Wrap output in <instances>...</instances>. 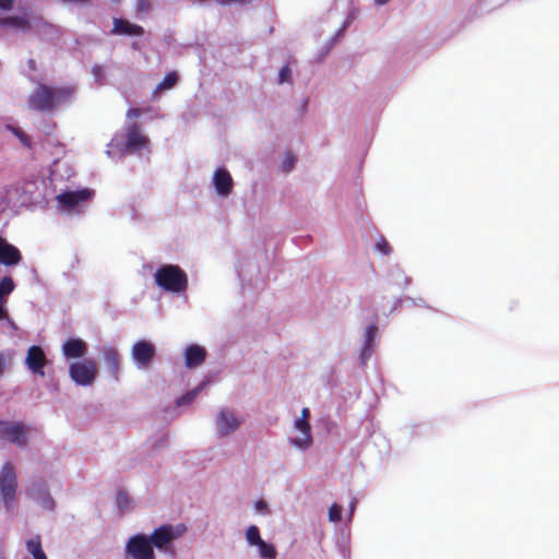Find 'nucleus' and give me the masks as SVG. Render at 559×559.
Wrapping results in <instances>:
<instances>
[{
    "instance_id": "nucleus-1",
    "label": "nucleus",
    "mask_w": 559,
    "mask_h": 559,
    "mask_svg": "<svg viewBox=\"0 0 559 559\" xmlns=\"http://www.w3.org/2000/svg\"><path fill=\"white\" fill-rule=\"evenodd\" d=\"M148 143L150 139L143 134L140 124L129 122L124 127V132L114 134L105 153L111 159H120L140 153Z\"/></svg>"
},
{
    "instance_id": "nucleus-2",
    "label": "nucleus",
    "mask_w": 559,
    "mask_h": 559,
    "mask_svg": "<svg viewBox=\"0 0 559 559\" xmlns=\"http://www.w3.org/2000/svg\"><path fill=\"white\" fill-rule=\"evenodd\" d=\"M73 93V86H58L39 82L28 96L27 106L35 111H52L64 104Z\"/></svg>"
},
{
    "instance_id": "nucleus-3",
    "label": "nucleus",
    "mask_w": 559,
    "mask_h": 559,
    "mask_svg": "<svg viewBox=\"0 0 559 559\" xmlns=\"http://www.w3.org/2000/svg\"><path fill=\"white\" fill-rule=\"evenodd\" d=\"M154 283L162 290L179 296L187 290L188 276L177 264H162L154 273Z\"/></svg>"
},
{
    "instance_id": "nucleus-4",
    "label": "nucleus",
    "mask_w": 559,
    "mask_h": 559,
    "mask_svg": "<svg viewBox=\"0 0 559 559\" xmlns=\"http://www.w3.org/2000/svg\"><path fill=\"white\" fill-rule=\"evenodd\" d=\"M95 197V190L82 187L75 190L64 189L57 197V207L66 215L81 214Z\"/></svg>"
},
{
    "instance_id": "nucleus-5",
    "label": "nucleus",
    "mask_w": 559,
    "mask_h": 559,
    "mask_svg": "<svg viewBox=\"0 0 559 559\" xmlns=\"http://www.w3.org/2000/svg\"><path fill=\"white\" fill-rule=\"evenodd\" d=\"M186 532L187 526L183 523H165L155 527L148 536L154 550L157 549L159 552L175 558L177 552L173 542L180 538Z\"/></svg>"
},
{
    "instance_id": "nucleus-6",
    "label": "nucleus",
    "mask_w": 559,
    "mask_h": 559,
    "mask_svg": "<svg viewBox=\"0 0 559 559\" xmlns=\"http://www.w3.org/2000/svg\"><path fill=\"white\" fill-rule=\"evenodd\" d=\"M68 373L71 381L81 388L93 386L99 376V366L93 357L70 361Z\"/></svg>"
},
{
    "instance_id": "nucleus-7",
    "label": "nucleus",
    "mask_w": 559,
    "mask_h": 559,
    "mask_svg": "<svg viewBox=\"0 0 559 559\" xmlns=\"http://www.w3.org/2000/svg\"><path fill=\"white\" fill-rule=\"evenodd\" d=\"M379 316L374 313L364 329L362 344L359 349L358 361L366 368L380 342Z\"/></svg>"
},
{
    "instance_id": "nucleus-8",
    "label": "nucleus",
    "mask_w": 559,
    "mask_h": 559,
    "mask_svg": "<svg viewBox=\"0 0 559 559\" xmlns=\"http://www.w3.org/2000/svg\"><path fill=\"white\" fill-rule=\"evenodd\" d=\"M156 355V345L151 340L139 338L131 346V360L138 370H148L152 367Z\"/></svg>"
},
{
    "instance_id": "nucleus-9",
    "label": "nucleus",
    "mask_w": 559,
    "mask_h": 559,
    "mask_svg": "<svg viewBox=\"0 0 559 559\" xmlns=\"http://www.w3.org/2000/svg\"><path fill=\"white\" fill-rule=\"evenodd\" d=\"M17 479L13 468L5 463L0 471V504L10 512L16 500Z\"/></svg>"
},
{
    "instance_id": "nucleus-10",
    "label": "nucleus",
    "mask_w": 559,
    "mask_h": 559,
    "mask_svg": "<svg viewBox=\"0 0 559 559\" xmlns=\"http://www.w3.org/2000/svg\"><path fill=\"white\" fill-rule=\"evenodd\" d=\"M31 427L23 420L0 419V439L20 448L28 443Z\"/></svg>"
},
{
    "instance_id": "nucleus-11",
    "label": "nucleus",
    "mask_w": 559,
    "mask_h": 559,
    "mask_svg": "<svg viewBox=\"0 0 559 559\" xmlns=\"http://www.w3.org/2000/svg\"><path fill=\"white\" fill-rule=\"evenodd\" d=\"M124 555L131 559H156L148 534L135 533L124 545Z\"/></svg>"
},
{
    "instance_id": "nucleus-12",
    "label": "nucleus",
    "mask_w": 559,
    "mask_h": 559,
    "mask_svg": "<svg viewBox=\"0 0 559 559\" xmlns=\"http://www.w3.org/2000/svg\"><path fill=\"white\" fill-rule=\"evenodd\" d=\"M235 270L242 290H245L247 286H258L260 267L255 259L247 255H238Z\"/></svg>"
},
{
    "instance_id": "nucleus-13",
    "label": "nucleus",
    "mask_w": 559,
    "mask_h": 559,
    "mask_svg": "<svg viewBox=\"0 0 559 559\" xmlns=\"http://www.w3.org/2000/svg\"><path fill=\"white\" fill-rule=\"evenodd\" d=\"M27 496L43 510L51 512L56 510V500L52 498L49 487L44 479L34 480L28 487Z\"/></svg>"
},
{
    "instance_id": "nucleus-14",
    "label": "nucleus",
    "mask_w": 559,
    "mask_h": 559,
    "mask_svg": "<svg viewBox=\"0 0 559 559\" xmlns=\"http://www.w3.org/2000/svg\"><path fill=\"white\" fill-rule=\"evenodd\" d=\"M211 183L215 193L223 199L228 198L234 190V179L225 165L216 167Z\"/></svg>"
},
{
    "instance_id": "nucleus-15",
    "label": "nucleus",
    "mask_w": 559,
    "mask_h": 559,
    "mask_svg": "<svg viewBox=\"0 0 559 559\" xmlns=\"http://www.w3.org/2000/svg\"><path fill=\"white\" fill-rule=\"evenodd\" d=\"M216 429L219 438L234 433L242 424V419L227 408H222L216 415Z\"/></svg>"
},
{
    "instance_id": "nucleus-16",
    "label": "nucleus",
    "mask_w": 559,
    "mask_h": 559,
    "mask_svg": "<svg viewBox=\"0 0 559 559\" xmlns=\"http://www.w3.org/2000/svg\"><path fill=\"white\" fill-rule=\"evenodd\" d=\"M24 364L27 370L33 376H37L40 378H44L46 376V355L40 345L34 344L27 348L26 356L24 358Z\"/></svg>"
},
{
    "instance_id": "nucleus-17",
    "label": "nucleus",
    "mask_w": 559,
    "mask_h": 559,
    "mask_svg": "<svg viewBox=\"0 0 559 559\" xmlns=\"http://www.w3.org/2000/svg\"><path fill=\"white\" fill-rule=\"evenodd\" d=\"M34 21L28 10L0 16V28L27 32L33 28Z\"/></svg>"
},
{
    "instance_id": "nucleus-18",
    "label": "nucleus",
    "mask_w": 559,
    "mask_h": 559,
    "mask_svg": "<svg viewBox=\"0 0 559 559\" xmlns=\"http://www.w3.org/2000/svg\"><path fill=\"white\" fill-rule=\"evenodd\" d=\"M22 261L21 250L0 231V265L11 269L17 266Z\"/></svg>"
},
{
    "instance_id": "nucleus-19",
    "label": "nucleus",
    "mask_w": 559,
    "mask_h": 559,
    "mask_svg": "<svg viewBox=\"0 0 559 559\" xmlns=\"http://www.w3.org/2000/svg\"><path fill=\"white\" fill-rule=\"evenodd\" d=\"M98 353L103 357V360L108 369L110 379L116 382H119L121 364L120 354L118 349L110 344H104L98 348Z\"/></svg>"
},
{
    "instance_id": "nucleus-20",
    "label": "nucleus",
    "mask_w": 559,
    "mask_h": 559,
    "mask_svg": "<svg viewBox=\"0 0 559 559\" xmlns=\"http://www.w3.org/2000/svg\"><path fill=\"white\" fill-rule=\"evenodd\" d=\"M109 34L131 38H141L145 35V29L142 25L133 23L128 19L114 16L112 28L110 29Z\"/></svg>"
},
{
    "instance_id": "nucleus-21",
    "label": "nucleus",
    "mask_w": 559,
    "mask_h": 559,
    "mask_svg": "<svg viewBox=\"0 0 559 559\" xmlns=\"http://www.w3.org/2000/svg\"><path fill=\"white\" fill-rule=\"evenodd\" d=\"M88 345L79 336H69L62 343L61 353L66 360L76 361L86 358Z\"/></svg>"
},
{
    "instance_id": "nucleus-22",
    "label": "nucleus",
    "mask_w": 559,
    "mask_h": 559,
    "mask_svg": "<svg viewBox=\"0 0 559 559\" xmlns=\"http://www.w3.org/2000/svg\"><path fill=\"white\" fill-rule=\"evenodd\" d=\"M182 356L185 367L191 370L198 368L205 361L207 350L203 345L198 343H190L185 347Z\"/></svg>"
},
{
    "instance_id": "nucleus-23",
    "label": "nucleus",
    "mask_w": 559,
    "mask_h": 559,
    "mask_svg": "<svg viewBox=\"0 0 559 559\" xmlns=\"http://www.w3.org/2000/svg\"><path fill=\"white\" fill-rule=\"evenodd\" d=\"M215 373L206 374L194 388L186 391L181 395H179L175 404L177 407H188L190 406L199 396V394L205 390L209 385L214 383Z\"/></svg>"
},
{
    "instance_id": "nucleus-24",
    "label": "nucleus",
    "mask_w": 559,
    "mask_h": 559,
    "mask_svg": "<svg viewBox=\"0 0 559 559\" xmlns=\"http://www.w3.org/2000/svg\"><path fill=\"white\" fill-rule=\"evenodd\" d=\"M39 130L45 134V145H55L58 150L57 154H64V145L52 136V131L56 128V122L51 118H43L39 123Z\"/></svg>"
},
{
    "instance_id": "nucleus-25",
    "label": "nucleus",
    "mask_w": 559,
    "mask_h": 559,
    "mask_svg": "<svg viewBox=\"0 0 559 559\" xmlns=\"http://www.w3.org/2000/svg\"><path fill=\"white\" fill-rule=\"evenodd\" d=\"M33 28L41 39L47 41H53L59 36L57 26L43 19H35Z\"/></svg>"
},
{
    "instance_id": "nucleus-26",
    "label": "nucleus",
    "mask_w": 559,
    "mask_h": 559,
    "mask_svg": "<svg viewBox=\"0 0 559 559\" xmlns=\"http://www.w3.org/2000/svg\"><path fill=\"white\" fill-rule=\"evenodd\" d=\"M179 81V74L177 71L171 70L165 73L162 81L156 85L155 90L153 91V98H157L158 94L171 90Z\"/></svg>"
},
{
    "instance_id": "nucleus-27",
    "label": "nucleus",
    "mask_w": 559,
    "mask_h": 559,
    "mask_svg": "<svg viewBox=\"0 0 559 559\" xmlns=\"http://www.w3.org/2000/svg\"><path fill=\"white\" fill-rule=\"evenodd\" d=\"M5 130L12 133L24 147L28 150L33 148L34 142L32 136L28 133H26L19 124L7 123Z\"/></svg>"
},
{
    "instance_id": "nucleus-28",
    "label": "nucleus",
    "mask_w": 559,
    "mask_h": 559,
    "mask_svg": "<svg viewBox=\"0 0 559 559\" xmlns=\"http://www.w3.org/2000/svg\"><path fill=\"white\" fill-rule=\"evenodd\" d=\"M288 442L295 449H297L301 452H305V451L309 450L313 444L312 433L289 437Z\"/></svg>"
},
{
    "instance_id": "nucleus-29",
    "label": "nucleus",
    "mask_w": 559,
    "mask_h": 559,
    "mask_svg": "<svg viewBox=\"0 0 559 559\" xmlns=\"http://www.w3.org/2000/svg\"><path fill=\"white\" fill-rule=\"evenodd\" d=\"M255 547L261 559H276L277 549L272 542L262 539Z\"/></svg>"
},
{
    "instance_id": "nucleus-30",
    "label": "nucleus",
    "mask_w": 559,
    "mask_h": 559,
    "mask_svg": "<svg viewBox=\"0 0 559 559\" xmlns=\"http://www.w3.org/2000/svg\"><path fill=\"white\" fill-rule=\"evenodd\" d=\"M133 500L124 489H118L116 493V507L120 515L130 510Z\"/></svg>"
},
{
    "instance_id": "nucleus-31",
    "label": "nucleus",
    "mask_w": 559,
    "mask_h": 559,
    "mask_svg": "<svg viewBox=\"0 0 559 559\" xmlns=\"http://www.w3.org/2000/svg\"><path fill=\"white\" fill-rule=\"evenodd\" d=\"M26 550L31 554L33 559H39L45 556V551L41 546V539L39 535L31 537L25 543Z\"/></svg>"
},
{
    "instance_id": "nucleus-32",
    "label": "nucleus",
    "mask_w": 559,
    "mask_h": 559,
    "mask_svg": "<svg viewBox=\"0 0 559 559\" xmlns=\"http://www.w3.org/2000/svg\"><path fill=\"white\" fill-rule=\"evenodd\" d=\"M298 162V156L292 150H286L278 168L282 173L288 174L294 170Z\"/></svg>"
},
{
    "instance_id": "nucleus-33",
    "label": "nucleus",
    "mask_w": 559,
    "mask_h": 559,
    "mask_svg": "<svg viewBox=\"0 0 559 559\" xmlns=\"http://www.w3.org/2000/svg\"><path fill=\"white\" fill-rule=\"evenodd\" d=\"M501 0H477L475 7L469 10L468 15H476L477 11L490 12L501 5Z\"/></svg>"
},
{
    "instance_id": "nucleus-34",
    "label": "nucleus",
    "mask_w": 559,
    "mask_h": 559,
    "mask_svg": "<svg viewBox=\"0 0 559 559\" xmlns=\"http://www.w3.org/2000/svg\"><path fill=\"white\" fill-rule=\"evenodd\" d=\"M24 194H29L31 201H37L38 198H43L45 192L39 190L38 182L34 180H27L22 186Z\"/></svg>"
},
{
    "instance_id": "nucleus-35",
    "label": "nucleus",
    "mask_w": 559,
    "mask_h": 559,
    "mask_svg": "<svg viewBox=\"0 0 559 559\" xmlns=\"http://www.w3.org/2000/svg\"><path fill=\"white\" fill-rule=\"evenodd\" d=\"M245 538L249 546H257L263 538L260 528L255 524H250L245 531Z\"/></svg>"
},
{
    "instance_id": "nucleus-36",
    "label": "nucleus",
    "mask_w": 559,
    "mask_h": 559,
    "mask_svg": "<svg viewBox=\"0 0 559 559\" xmlns=\"http://www.w3.org/2000/svg\"><path fill=\"white\" fill-rule=\"evenodd\" d=\"M59 164V157H56L52 163L48 166L47 168V176L46 178L43 177L41 180H40V185L46 187V181L48 180L49 183L51 185L53 181L56 180H62L63 179V176L62 175H59L56 170V167L58 166Z\"/></svg>"
},
{
    "instance_id": "nucleus-37",
    "label": "nucleus",
    "mask_w": 559,
    "mask_h": 559,
    "mask_svg": "<svg viewBox=\"0 0 559 559\" xmlns=\"http://www.w3.org/2000/svg\"><path fill=\"white\" fill-rule=\"evenodd\" d=\"M91 74L94 78V81L99 85H105L107 82L106 71L104 66L99 63H94L91 68Z\"/></svg>"
},
{
    "instance_id": "nucleus-38",
    "label": "nucleus",
    "mask_w": 559,
    "mask_h": 559,
    "mask_svg": "<svg viewBox=\"0 0 559 559\" xmlns=\"http://www.w3.org/2000/svg\"><path fill=\"white\" fill-rule=\"evenodd\" d=\"M404 275V270L399 264L391 266L388 272L390 283L396 286H400Z\"/></svg>"
},
{
    "instance_id": "nucleus-39",
    "label": "nucleus",
    "mask_w": 559,
    "mask_h": 559,
    "mask_svg": "<svg viewBox=\"0 0 559 559\" xmlns=\"http://www.w3.org/2000/svg\"><path fill=\"white\" fill-rule=\"evenodd\" d=\"M343 507L333 502L328 510V518L330 522L338 523L342 520Z\"/></svg>"
},
{
    "instance_id": "nucleus-40",
    "label": "nucleus",
    "mask_w": 559,
    "mask_h": 559,
    "mask_svg": "<svg viewBox=\"0 0 559 559\" xmlns=\"http://www.w3.org/2000/svg\"><path fill=\"white\" fill-rule=\"evenodd\" d=\"M374 249L383 255H389L392 252V247L384 236H380L374 245Z\"/></svg>"
},
{
    "instance_id": "nucleus-41",
    "label": "nucleus",
    "mask_w": 559,
    "mask_h": 559,
    "mask_svg": "<svg viewBox=\"0 0 559 559\" xmlns=\"http://www.w3.org/2000/svg\"><path fill=\"white\" fill-rule=\"evenodd\" d=\"M293 81V71L289 64H284L278 71V83H290Z\"/></svg>"
},
{
    "instance_id": "nucleus-42",
    "label": "nucleus",
    "mask_w": 559,
    "mask_h": 559,
    "mask_svg": "<svg viewBox=\"0 0 559 559\" xmlns=\"http://www.w3.org/2000/svg\"><path fill=\"white\" fill-rule=\"evenodd\" d=\"M294 428L301 435L312 433L311 426L308 419L296 418L294 423Z\"/></svg>"
},
{
    "instance_id": "nucleus-43",
    "label": "nucleus",
    "mask_w": 559,
    "mask_h": 559,
    "mask_svg": "<svg viewBox=\"0 0 559 559\" xmlns=\"http://www.w3.org/2000/svg\"><path fill=\"white\" fill-rule=\"evenodd\" d=\"M151 10H152V4L150 3L148 0H136L135 11H136L139 19H141L140 17L141 13H148Z\"/></svg>"
},
{
    "instance_id": "nucleus-44",
    "label": "nucleus",
    "mask_w": 559,
    "mask_h": 559,
    "mask_svg": "<svg viewBox=\"0 0 559 559\" xmlns=\"http://www.w3.org/2000/svg\"><path fill=\"white\" fill-rule=\"evenodd\" d=\"M357 17V9L356 8H352L346 17L344 19L343 23L341 24L342 28L343 29H348V27L353 24V22L356 20Z\"/></svg>"
},
{
    "instance_id": "nucleus-45",
    "label": "nucleus",
    "mask_w": 559,
    "mask_h": 559,
    "mask_svg": "<svg viewBox=\"0 0 559 559\" xmlns=\"http://www.w3.org/2000/svg\"><path fill=\"white\" fill-rule=\"evenodd\" d=\"M253 507L260 514L266 515L270 513L269 503L263 499H257L253 503Z\"/></svg>"
},
{
    "instance_id": "nucleus-46",
    "label": "nucleus",
    "mask_w": 559,
    "mask_h": 559,
    "mask_svg": "<svg viewBox=\"0 0 559 559\" xmlns=\"http://www.w3.org/2000/svg\"><path fill=\"white\" fill-rule=\"evenodd\" d=\"M319 424L324 428L326 433H331V431L335 427V423L330 418V416L321 417L319 419Z\"/></svg>"
},
{
    "instance_id": "nucleus-47",
    "label": "nucleus",
    "mask_w": 559,
    "mask_h": 559,
    "mask_svg": "<svg viewBox=\"0 0 559 559\" xmlns=\"http://www.w3.org/2000/svg\"><path fill=\"white\" fill-rule=\"evenodd\" d=\"M150 108H146V109H143V108H140V107H130L127 111V118L128 119H134V118H140L144 110H148Z\"/></svg>"
},
{
    "instance_id": "nucleus-48",
    "label": "nucleus",
    "mask_w": 559,
    "mask_h": 559,
    "mask_svg": "<svg viewBox=\"0 0 559 559\" xmlns=\"http://www.w3.org/2000/svg\"><path fill=\"white\" fill-rule=\"evenodd\" d=\"M214 1L222 7H229L231 4L246 5L251 2V0H214Z\"/></svg>"
},
{
    "instance_id": "nucleus-49",
    "label": "nucleus",
    "mask_w": 559,
    "mask_h": 559,
    "mask_svg": "<svg viewBox=\"0 0 559 559\" xmlns=\"http://www.w3.org/2000/svg\"><path fill=\"white\" fill-rule=\"evenodd\" d=\"M404 300H405V296L404 297H396L393 300V304H392V307H391V309L389 311V314H392L395 311H397L399 309H401L403 307Z\"/></svg>"
},
{
    "instance_id": "nucleus-50",
    "label": "nucleus",
    "mask_w": 559,
    "mask_h": 559,
    "mask_svg": "<svg viewBox=\"0 0 559 559\" xmlns=\"http://www.w3.org/2000/svg\"><path fill=\"white\" fill-rule=\"evenodd\" d=\"M333 46H334V38H331L330 41L321 49L318 59L319 60L324 59L329 55V52Z\"/></svg>"
},
{
    "instance_id": "nucleus-51",
    "label": "nucleus",
    "mask_w": 559,
    "mask_h": 559,
    "mask_svg": "<svg viewBox=\"0 0 559 559\" xmlns=\"http://www.w3.org/2000/svg\"><path fill=\"white\" fill-rule=\"evenodd\" d=\"M405 300H412V306L425 307V308L431 309V307L428 306L426 304L425 299L421 298V297H419V298H412L409 296H405Z\"/></svg>"
},
{
    "instance_id": "nucleus-52",
    "label": "nucleus",
    "mask_w": 559,
    "mask_h": 559,
    "mask_svg": "<svg viewBox=\"0 0 559 559\" xmlns=\"http://www.w3.org/2000/svg\"><path fill=\"white\" fill-rule=\"evenodd\" d=\"M16 0H0V11H11Z\"/></svg>"
},
{
    "instance_id": "nucleus-53",
    "label": "nucleus",
    "mask_w": 559,
    "mask_h": 559,
    "mask_svg": "<svg viewBox=\"0 0 559 559\" xmlns=\"http://www.w3.org/2000/svg\"><path fill=\"white\" fill-rule=\"evenodd\" d=\"M60 2L64 4H75L79 7H88L91 5V0H60Z\"/></svg>"
},
{
    "instance_id": "nucleus-54",
    "label": "nucleus",
    "mask_w": 559,
    "mask_h": 559,
    "mask_svg": "<svg viewBox=\"0 0 559 559\" xmlns=\"http://www.w3.org/2000/svg\"><path fill=\"white\" fill-rule=\"evenodd\" d=\"M308 107H309V100H308V98H304V99L300 102V104H299V106H298V108H297V112H298V115H299V116L305 115V114L307 112V110H308Z\"/></svg>"
},
{
    "instance_id": "nucleus-55",
    "label": "nucleus",
    "mask_w": 559,
    "mask_h": 559,
    "mask_svg": "<svg viewBox=\"0 0 559 559\" xmlns=\"http://www.w3.org/2000/svg\"><path fill=\"white\" fill-rule=\"evenodd\" d=\"M7 360L3 352H0V377H2L5 372Z\"/></svg>"
},
{
    "instance_id": "nucleus-56",
    "label": "nucleus",
    "mask_w": 559,
    "mask_h": 559,
    "mask_svg": "<svg viewBox=\"0 0 559 559\" xmlns=\"http://www.w3.org/2000/svg\"><path fill=\"white\" fill-rule=\"evenodd\" d=\"M346 32H347V29H343L342 26H340V28L336 31V33L332 37V38H334V44L336 41H338L342 37H344Z\"/></svg>"
},
{
    "instance_id": "nucleus-57",
    "label": "nucleus",
    "mask_w": 559,
    "mask_h": 559,
    "mask_svg": "<svg viewBox=\"0 0 559 559\" xmlns=\"http://www.w3.org/2000/svg\"><path fill=\"white\" fill-rule=\"evenodd\" d=\"M167 444V436H162L160 438H158L154 444V448L157 449V448H163Z\"/></svg>"
},
{
    "instance_id": "nucleus-58",
    "label": "nucleus",
    "mask_w": 559,
    "mask_h": 559,
    "mask_svg": "<svg viewBox=\"0 0 559 559\" xmlns=\"http://www.w3.org/2000/svg\"><path fill=\"white\" fill-rule=\"evenodd\" d=\"M2 321H5V322H7V324H8L12 330H14V331H16V330H17V325H16V323L14 322V320H13L12 318H10V317L8 316V313L5 314V318H4Z\"/></svg>"
},
{
    "instance_id": "nucleus-59",
    "label": "nucleus",
    "mask_w": 559,
    "mask_h": 559,
    "mask_svg": "<svg viewBox=\"0 0 559 559\" xmlns=\"http://www.w3.org/2000/svg\"><path fill=\"white\" fill-rule=\"evenodd\" d=\"M8 313V307L7 305L2 304L0 301V321H2L5 318V314Z\"/></svg>"
},
{
    "instance_id": "nucleus-60",
    "label": "nucleus",
    "mask_w": 559,
    "mask_h": 559,
    "mask_svg": "<svg viewBox=\"0 0 559 559\" xmlns=\"http://www.w3.org/2000/svg\"><path fill=\"white\" fill-rule=\"evenodd\" d=\"M27 68L29 71H36L37 70V63L34 59L29 58L26 62Z\"/></svg>"
},
{
    "instance_id": "nucleus-61",
    "label": "nucleus",
    "mask_w": 559,
    "mask_h": 559,
    "mask_svg": "<svg viewBox=\"0 0 559 559\" xmlns=\"http://www.w3.org/2000/svg\"><path fill=\"white\" fill-rule=\"evenodd\" d=\"M338 548H340V551L342 554V556L346 559V558H349V549L347 546H344V545H338Z\"/></svg>"
},
{
    "instance_id": "nucleus-62",
    "label": "nucleus",
    "mask_w": 559,
    "mask_h": 559,
    "mask_svg": "<svg viewBox=\"0 0 559 559\" xmlns=\"http://www.w3.org/2000/svg\"><path fill=\"white\" fill-rule=\"evenodd\" d=\"M310 416V409L308 407H302L301 409V416L299 418L308 419Z\"/></svg>"
},
{
    "instance_id": "nucleus-63",
    "label": "nucleus",
    "mask_w": 559,
    "mask_h": 559,
    "mask_svg": "<svg viewBox=\"0 0 559 559\" xmlns=\"http://www.w3.org/2000/svg\"><path fill=\"white\" fill-rule=\"evenodd\" d=\"M356 506H357V500L355 498H353L349 502V513L350 515L354 513V511L356 510Z\"/></svg>"
},
{
    "instance_id": "nucleus-64",
    "label": "nucleus",
    "mask_w": 559,
    "mask_h": 559,
    "mask_svg": "<svg viewBox=\"0 0 559 559\" xmlns=\"http://www.w3.org/2000/svg\"><path fill=\"white\" fill-rule=\"evenodd\" d=\"M131 49L134 51L141 50V44L138 40H133L130 45Z\"/></svg>"
}]
</instances>
